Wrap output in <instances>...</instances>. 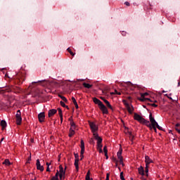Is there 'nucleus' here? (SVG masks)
Returning a JSON list of instances; mask_svg holds the SVG:
<instances>
[{
  "mask_svg": "<svg viewBox=\"0 0 180 180\" xmlns=\"http://www.w3.org/2000/svg\"><path fill=\"white\" fill-rule=\"evenodd\" d=\"M67 51H68V53H70V56H75V53L71 51V49L68 48Z\"/></svg>",
  "mask_w": 180,
  "mask_h": 180,
  "instance_id": "30",
  "label": "nucleus"
},
{
  "mask_svg": "<svg viewBox=\"0 0 180 180\" xmlns=\"http://www.w3.org/2000/svg\"><path fill=\"white\" fill-rule=\"evenodd\" d=\"M110 174L109 173H107L106 174V178H105V180H109V176H110Z\"/></svg>",
  "mask_w": 180,
  "mask_h": 180,
  "instance_id": "46",
  "label": "nucleus"
},
{
  "mask_svg": "<svg viewBox=\"0 0 180 180\" xmlns=\"http://www.w3.org/2000/svg\"><path fill=\"white\" fill-rule=\"evenodd\" d=\"M120 179H121V180H126V179H124V176H123V172H122L120 173Z\"/></svg>",
  "mask_w": 180,
  "mask_h": 180,
  "instance_id": "38",
  "label": "nucleus"
},
{
  "mask_svg": "<svg viewBox=\"0 0 180 180\" xmlns=\"http://www.w3.org/2000/svg\"><path fill=\"white\" fill-rule=\"evenodd\" d=\"M105 156L106 160L109 159V156L108 155V152L106 153H105Z\"/></svg>",
  "mask_w": 180,
  "mask_h": 180,
  "instance_id": "51",
  "label": "nucleus"
},
{
  "mask_svg": "<svg viewBox=\"0 0 180 180\" xmlns=\"http://www.w3.org/2000/svg\"><path fill=\"white\" fill-rule=\"evenodd\" d=\"M103 101L104 103H105V105L108 104V102H109V101H108V100H106V99H103Z\"/></svg>",
  "mask_w": 180,
  "mask_h": 180,
  "instance_id": "50",
  "label": "nucleus"
},
{
  "mask_svg": "<svg viewBox=\"0 0 180 180\" xmlns=\"http://www.w3.org/2000/svg\"><path fill=\"white\" fill-rule=\"evenodd\" d=\"M141 98H146V96H148V93L145 92V93L141 94Z\"/></svg>",
  "mask_w": 180,
  "mask_h": 180,
  "instance_id": "34",
  "label": "nucleus"
},
{
  "mask_svg": "<svg viewBox=\"0 0 180 180\" xmlns=\"http://www.w3.org/2000/svg\"><path fill=\"white\" fill-rule=\"evenodd\" d=\"M94 179H91V170H89L86 175V180H93Z\"/></svg>",
  "mask_w": 180,
  "mask_h": 180,
  "instance_id": "22",
  "label": "nucleus"
},
{
  "mask_svg": "<svg viewBox=\"0 0 180 180\" xmlns=\"http://www.w3.org/2000/svg\"><path fill=\"white\" fill-rule=\"evenodd\" d=\"M71 128L73 130H75V129H77V125L75 124V122H74V121L72 120L70 121V129Z\"/></svg>",
  "mask_w": 180,
  "mask_h": 180,
  "instance_id": "19",
  "label": "nucleus"
},
{
  "mask_svg": "<svg viewBox=\"0 0 180 180\" xmlns=\"http://www.w3.org/2000/svg\"><path fill=\"white\" fill-rule=\"evenodd\" d=\"M155 127H157V129H158V130H162V127L158 124V122L155 124Z\"/></svg>",
  "mask_w": 180,
  "mask_h": 180,
  "instance_id": "37",
  "label": "nucleus"
},
{
  "mask_svg": "<svg viewBox=\"0 0 180 180\" xmlns=\"http://www.w3.org/2000/svg\"><path fill=\"white\" fill-rule=\"evenodd\" d=\"M30 161H32V156H30L29 158H28V160H27V162H30Z\"/></svg>",
  "mask_w": 180,
  "mask_h": 180,
  "instance_id": "49",
  "label": "nucleus"
},
{
  "mask_svg": "<svg viewBox=\"0 0 180 180\" xmlns=\"http://www.w3.org/2000/svg\"><path fill=\"white\" fill-rule=\"evenodd\" d=\"M80 147H81V151H80V155H84V153H85V143L84 142V140H81L80 142Z\"/></svg>",
  "mask_w": 180,
  "mask_h": 180,
  "instance_id": "8",
  "label": "nucleus"
},
{
  "mask_svg": "<svg viewBox=\"0 0 180 180\" xmlns=\"http://www.w3.org/2000/svg\"><path fill=\"white\" fill-rule=\"evenodd\" d=\"M129 134V139L131 140V141H133L134 140V136L133 135V134L131 132H128Z\"/></svg>",
  "mask_w": 180,
  "mask_h": 180,
  "instance_id": "28",
  "label": "nucleus"
},
{
  "mask_svg": "<svg viewBox=\"0 0 180 180\" xmlns=\"http://www.w3.org/2000/svg\"><path fill=\"white\" fill-rule=\"evenodd\" d=\"M149 120L150 122V126H154L155 124H157V121H155V119L154 117H153V113L150 112L149 115Z\"/></svg>",
  "mask_w": 180,
  "mask_h": 180,
  "instance_id": "6",
  "label": "nucleus"
},
{
  "mask_svg": "<svg viewBox=\"0 0 180 180\" xmlns=\"http://www.w3.org/2000/svg\"><path fill=\"white\" fill-rule=\"evenodd\" d=\"M99 153H103L102 148H99Z\"/></svg>",
  "mask_w": 180,
  "mask_h": 180,
  "instance_id": "63",
  "label": "nucleus"
},
{
  "mask_svg": "<svg viewBox=\"0 0 180 180\" xmlns=\"http://www.w3.org/2000/svg\"><path fill=\"white\" fill-rule=\"evenodd\" d=\"M112 160L113 161V162H117V159H116V158H112Z\"/></svg>",
  "mask_w": 180,
  "mask_h": 180,
  "instance_id": "47",
  "label": "nucleus"
},
{
  "mask_svg": "<svg viewBox=\"0 0 180 180\" xmlns=\"http://www.w3.org/2000/svg\"><path fill=\"white\" fill-rule=\"evenodd\" d=\"M150 129H153V130H155V131H157V127L155 125H151V128H150Z\"/></svg>",
  "mask_w": 180,
  "mask_h": 180,
  "instance_id": "40",
  "label": "nucleus"
},
{
  "mask_svg": "<svg viewBox=\"0 0 180 180\" xmlns=\"http://www.w3.org/2000/svg\"><path fill=\"white\" fill-rule=\"evenodd\" d=\"M43 82H46V79L44 80H39L37 82H32V84H41V85H42V86H46V84H43Z\"/></svg>",
  "mask_w": 180,
  "mask_h": 180,
  "instance_id": "15",
  "label": "nucleus"
},
{
  "mask_svg": "<svg viewBox=\"0 0 180 180\" xmlns=\"http://www.w3.org/2000/svg\"><path fill=\"white\" fill-rule=\"evenodd\" d=\"M114 94V95H122V93H120V91H117V90H115L114 93H111V95Z\"/></svg>",
  "mask_w": 180,
  "mask_h": 180,
  "instance_id": "31",
  "label": "nucleus"
},
{
  "mask_svg": "<svg viewBox=\"0 0 180 180\" xmlns=\"http://www.w3.org/2000/svg\"><path fill=\"white\" fill-rule=\"evenodd\" d=\"M141 179H142V180H147V179H146V178L144 177V176H142L141 177Z\"/></svg>",
  "mask_w": 180,
  "mask_h": 180,
  "instance_id": "58",
  "label": "nucleus"
},
{
  "mask_svg": "<svg viewBox=\"0 0 180 180\" xmlns=\"http://www.w3.org/2000/svg\"><path fill=\"white\" fill-rule=\"evenodd\" d=\"M12 163H11V161H9V159H6L4 162H3V165H6V167H9L10 165H11Z\"/></svg>",
  "mask_w": 180,
  "mask_h": 180,
  "instance_id": "17",
  "label": "nucleus"
},
{
  "mask_svg": "<svg viewBox=\"0 0 180 180\" xmlns=\"http://www.w3.org/2000/svg\"><path fill=\"white\" fill-rule=\"evenodd\" d=\"M60 118L61 123H63V115H62V117H60Z\"/></svg>",
  "mask_w": 180,
  "mask_h": 180,
  "instance_id": "62",
  "label": "nucleus"
},
{
  "mask_svg": "<svg viewBox=\"0 0 180 180\" xmlns=\"http://www.w3.org/2000/svg\"><path fill=\"white\" fill-rule=\"evenodd\" d=\"M58 176H60V173L58 170H57L56 175L52 177L51 180H58Z\"/></svg>",
  "mask_w": 180,
  "mask_h": 180,
  "instance_id": "21",
  "label": "nucleus"
},
{
  "mask_svg": "<svg viewBox=\"0 0 180 180\" xmlns=\"http://www.w3.org/2000/svg\"><path fill=\"white\" fill-rule=\"evenodd\" d=\"M120 164H121V165L124 166V163H123V158L120 159Z\"/></svg>",
  "mask_w": 180,
  "mask_h": 180,
  "instance_id": "43",
  "label": "nucleus"
},
{
  "mask_svg": "<svg viewBox=\"0 0 180 180\" xmlns=\"http://www.w3.org/2000/svg\"><path fill=\"white\" fill-rule=\"evenodd\" d=\"M58 111L60 117H62V116H63V110H61V108H58Z\"/></svg>",
  "mask_w": 180,
  "mask_h": 180,
  "instance_id": "33",
  "label": "nucleus"
},
{
  "mask_svg": "<svg viewBox=\"0 0 180 180\" xmlns=\"http://www.w3.org/2000/svg\"><path fill=\"white\" fill-rule=\"evenodd\" d=\"M178 127H180V124L179 123H177L175 125V128H178Z\"/></svg>",
  "mask_w": 180,
  "mask_h": 180,
  "instance_id": "54",
  "label": "nucleus"
},
{
  "mask_svg": "<svg viewBox=\"0 0 180 180\" xmlns=\"http://www.w3.org/2000/svg\"><path fill=\"white\" fill-rule=\"evenodd\" d=\"M147 99V101H150V102H153L150 98H145L144 97H141L139 98V101H141V102H144Z\"/></svg>",
  "mask_w": 180,
  "mask_h": 180,
  "instance_id": "25",
  "label": "nucleus"
},
{
  "mask_svg": "<svg viewBox=\"0 0 180 180\" xmlns=\"http://www.w3.org/2000/svg\"><path fill=\"white\" fill-rule=\"evenodd\" d=\"M89 126L91 130V132L93 133V134H95V133H97L96 131H98V126L96 125V124H95V122H89Z\"/></svg>",
  "mask_w": 180,
  "mask_h": 180,
  "instance_id": "3",
  "label": "nucleus"
},
{
  "mask_svg": "<svg viewBox=\"0 0 180 180\" xmlns=\"http://www.w3.org/2000/svg\"><path fill=\"white\" fill-rule=\"evenodd\" d=\"M75 155V160H79V155L78 153H74Z\"/></svg>",
  "mask_w": 180,
  "mask_h": 180,
  "instance_id": "35",
  "label": "nucleus"
},
{
  "mask_svg": "<svg viewBox=\"0 0 180 180\" xmlns=\"http://www.w3.org/2000/svg\"><path fill=\"white\" fill-rule=\"evenodd\" d=\"M47 167H50V165H51V162H46Z\"/></svg>",
  "mask_w": 180,
  "mask_h": 180,
  "instance_id": "57",
  "label": "nucleus"
},
{
  "mask_svg": "<svg viewBox=\"0 0 180 180\" xmlns=\"http://www.w3.org/2000/svg\"><path fill=\"white\" fill-rule=\"evenodd\" d=\"M124 5H126L127 6H130V3L129 1H125Z\"/></svg>",
  "mask_w": 180,
  "mask_h": 180,
  "instance_id": "48",
  "label": "nucleus"
},
{
  "mask_svg": "<svg viewBox=\"0 0 180 180\" xmlns=\"http://www.w3.org/2000/svg\"><path fill=\"white\" fill-rule=\"evenodd\" d=\"M57 113V110L56 109H51V110H49V117H51V116H54V115H56Z\"/></svg>",
  "mask_w": 180,
  "mask_h": 180,
  "instance_id": "12",
  "label": "nucleus"
},
{
  "mask_svg": "<svg viewBox=\"0 0 180 180\" xmlns=\"http://www.w3.org/2000/svg\"><path fill=\"white\" fill-rule=\"evenodd\" d=\"M103 152H104V153H105V154H106V153H108V147H107V146H104V148H103Z\"/></svg>",
  "mask_w": 180,
  "mask_h": 180,
  "instance_id": "42",
  "label": "nucleus"
},
{
  "mask_svg": "<svg viewBox=\"0 0 180 180\" xmlns=\"http://www.w3.org/2000/svg\"><path fill=\"white\" fill-rule=\"evenodd\" d=\"M37 169H38L39 171H41V172H43L44 171V167H43V165H41L40 164V160L37 159Z\"/></svg>",
  "mask_w": 180,
  "mask_h": 180,
  "instance_id": "4",
  "label": "nucleus"
},
{
  "mask_svg": "<svg viewBox=\"0 0 180 180\" xmlns=\"http://www.w3.org/2000/svg\"><path fill=\"white\" fill-rule=\"evenodd\" d=\"M138 171H139V174L141 175L142 176H144V167H143V166H140L138 168Z\"/></svg>",
  "mask_w": 180,
  "mask_h": 180,
  "instance_id": "14",
  "label": "nucleus"
},
{
  "mask_svg": "<svg viewBox=\"0 0 180 180\" xmlns=\"http://www.w3.org/2000/svg\"><path fill=\"white\" fill-rule=\"evenodd\" d=\"M122 34V36H126V32L124 31H123Z\"/></svg>",
  "mask_w": 180,
  "mask_h": 180,
  "instance_id": "60",
  "label": "nucleus"
},
{
  "mask_svg": "<svg viewBox=\"0 0 180 180\" xmlns=\"http://www.w3.org/2000/svg\"><path fill=\"white\" fill-rule=\"evenodd\" d=\"M99 108L101 110V112H103V115H108V113H109V111H108V108L103 104L99 106Z\"/></svg>",
  "mask_w": 180,
  "mask_h": 180,
  "instance_id": "7",
  "label": "nucleus"
},
{
  "mask_svg": "<svg viewBox=\"0 0 180 180\" xmlns=\"http://www.w3.org/2000/svg\"><path fill=\"white\" fill-rule=\"evenodd\" d=\"M105 105H106V106L108 107L109 109H110V110H112L113 112V107L112 106V105H110V102L107 103V104H105Z\"/></svg>",
  "mask_w": 180,
  "mask_h": 180,
  "instance_id": "29",
  "label": "nucleus"
},
{
  "mask_svg": "<svg viewBox=\"0 0 180 180\" xmlns=\"http://www.w3.org/2000/svg\"><path fill=\"white\" fill-rule=\"evenodd\" d=\"M15 117H16V124H18V126H20V124H22V112H20V110H17Z\"/></svg>",
  "mask_w": 180,
  "mask_h": 180,
  "instance_id": "2",
  "label": "nucleus"
},
{
  "mask_svg": "<svg viewBox=\"0 0 180 180\" xmlns=\"http://www.w3.org/2000/svg\"><path fill=\"white\" fill-rule=\"evenodd\" d=\"M145 172L146 174V176H148V165H146Z\"/></svg>",
  "mask_w": 180,
  "mask_h": 180,
  "instance_id": "32",
  "label": "nucleus"
},
{
  "mask_svg": "<svg viewBox=\"0 0 180 180\" xmlns=\"http://www.w3.org/2000/svg\"><path fill=\"white\" fill-rule=\"evenodd\" d=\"M59 174H65V170L64 169L62 165L59 166Z\"/></svg>",
  "mask_w": 180,
  "mask_h": 180,
  "instance_id": "24",
  "label": "nucleus"
},
{
  "mask_svg": "<svg viewBox=\"0 0 180 180\" xmlns=\"http://www.w3.org/2000/svg\"><path fill=\"white\" fill-rule=\"evenodd\" d=\"M38 119H39V123H43V122H44V119H46V115L44 114V112H40L38 115Z\"/></svg>",
  "mask_w": 180,
  "mask_h": 180,
  "instance_id": "5",
  "label": "nucleus"
},
{
  "mask_svg": "<svg viewBox=\"0 0 180 180\" xmlns=\"http://www.w3.org/2000/svg\"><path fill=\"white\" fill-rule=\"evenodd\" d=\"M93 101L94 102V103H96V105H98L99 107L102 105H103V103H102V101H101V100L96 98V97H94L93 98Z\"/></svg>",
  "mask_w": 180,
  "mask_h": 180,
  "instance_id": "11",
  "label": "nucleus"
},
{
  "mask_svg": "<svg viewBox=\"0 0 180 180\" xmlns=\"http://www.w3.org/2000/svg\"><path fill=\"white\" fill-rule=\"evenodd\" d=\"M60 103L63 108H65L66 105H65V103H64V101H60Z\"/></svg>",
  "mask_w": 180,
  "mask_h": 180,
  "instance_id": "39",
  "label": "nucleus"
},
{
  "mask_svg": "<svg viewBox=\"0 0 180 180\" xmlns=\"http://www.w3.org/2000/svg\"><path fill=\"white\" fill-rule=\"evenodd\" d=\"M46 172H50V167H47V168H46Z\"/></svg>",
  "mask_w": 180,
  "mask_h": 180,
  "instance_id": "59",
  "label": "nucleus"
},
{
  "mask_svg": "<svg viewBox=\"0 0 180 180\" xmlns=\"http://www.w3.org/2000/svg\"><path fill=\"white\" fill-rule=\"evenodd\" d=\"M59 98H60V99H62V101H63V102H68V100H67V98H65V96H61V95H58Z\"/></svg>",
  "mask_w": 180,
  "mask_h": 180,
  "instance_id": "27",
  "label": "nucleus"
},
{
  "mask_svg": "<svg viewBox=\"0 0 180 180\" xmlns=\"http://www.w3.org/2000/svg\"><path fill=\"white\" fill-rule=\"evenodd\" d=\"M117 155L118 160L123 158V157L122 156V150L117 152Z\"/></svg>",
  "mask_w": 180,
  "mask_h": 180,
  "instance_id": "26",
  "label": "nucleus"
},
{
  "mask_svg": "<svg viewBox=\"0 0 180 180\" xmlns=\"http://www.w3.org/2000/svg\"><path fill=\"white\" fill-rule=\"evenodd\" d=\"M102 147H103L102 143H97V148H102Z\"/></svg>",
  "mask_w": 180,
  "mask_h": 180,
  "instance_id": "41",
  "label": "nucleus"
},
{
  "mask_svg": "<svg viewBox=\"0 0 180 180\" xmlns=\"http://www.w3.org/2000/svg\"><path fill=\"white\" fill-rule=\"evenodd\" d=\"M72 101L73 102V103H77V100L75 99V97H72Z\"/></svg>",
  "mask_w": 180,
  "mask_h": 180,
  "instance_id": "44",
  "label": "nucleus"
},
{
  "mask_svg": "<svg viewBox=\"0 0 180 180\" xmlns=\"http://www.w3.org/2000/svg\"><path fill=\"white\" fill-rule=\"evenodd\" d=\"M150 106H153V108H158V105L155 104V103H151Z\"/></svg>",
  "mask_w": 180,
  "mask_h": 180,
  "instance_id": "45",
  "label": "nucleus"
},
{
  "mask_svg": "<svg viewBox=\"0 0 180 180\" xmlns=\"http://www.w3.org/2000/svg\"><path fill=\"white\" fill-rule=\"evenodd\" d=\"M64 108H66V109H68V110H70V108L68 107V105H66L65 107Z\"/></svg>",
  "mask_w": 180,
  "mask_h": 180,
  "instance_id": "61",
  "label": "nucleus"
},
{
  "mask_svg": "<svg viewBox=\"0 0 180 180\" xmlns=\"http://www.w3.org/2000/svg\"><path fill=\"white\" fill-rule=\"evenodd\" d=\"M93 136H94L95 140L97 141V143H102L103 139L101 136H99V134H98V133H94Z\"/></svg>",
  "mask_w": 180,
  "mask_h": 180,
  "instance_id": "9",
  "label": "nucleus"
},
{
  "mask_svg": "<svg viewBox=\"0 0 180 180\" xmlns=\"http://www.w3.org/2000/svg\"><path fill=\"white\" fill-rule=\"evenodd\" d=\"M175 130L180 134V129L179 128H175Z\"/></svg>",
  "mask_w": 180,
  "mask_h": 180,
  "instance_id": "53",
  "label": "nucleus"
},
{
  "mask_svg": "<svg viewBox=\"0 0 180 180\" xmlns=\"http://www.w3.org/2000/svg\"><path fill=\"white\" fill-rule=\"evenodd\" d=\"M75 134V131L72 128H70L69 137H72Z\"/></svg>",
  "mask_w": 180,
  "mask_h": 180,
  "instance_id": "23",
  "label": "nucleus"
},
{
  "mask_svg": "<svg viewBox=\"0 0 180 180\" xmlns=\"http://www.w3.org/2000/svg\"><path fill=\"white\" fill-rule=\"evenodd\" d=\"M127 109L130 115H131L133 113V110H134L133 105H129V104L127 105Z\"/></svg>",
  "mask_w": 180,
  "mask_h": 180,
  "instance_id": "13",
  "label": "nucleus"
},
{
  "mask_svg": "<svg viewBox=\"0 0 180 180\" xmlns=\"http://www.w3.org/2000/svg\"><path fill=\"white\" fill-rule=\"evenodd\" d=\"M178 86H180V82H179L178 83Z\"/></svg>",
  "mask_w": 180,
  "mask_h": 180,
  "instance_id": "64",
  "label": "nucleus"
},
{
  "mask_svg": "<svg viewBox=\"0 0 180 180\" xmlns=\"http://www.w3.org/2000/svg\"><path fill=\"white\" fill-rule=\"evenodd\" d=\"M145 162H146V165H150V164H153V162H154V161H153V160H151V158H150L148 157V155L145 156Z\"/></svg>",
  "mask_w": 180,
  "mask_h": 180,
  "instance_id": "10",
  "label": "nucleus"
},
{
  "mask_svg": "<svg viewBox=\"0 0 180 180\" xmlns=\"http://www.w3.org/2000/svg\"><path fill=\"white\" fill-rule=\"evenodd\" d=\"M78 162H79V160H75V169L77 170V172H78V171H79V166L78 165Z\"/></svg>",
  "mask_w": 180,
  "mask_h": 180,
  "instance_id": "16",
  "label": "nucleus"
},
{
  "mask_svg": "<svg viewBox=\"0 0 180 180\" xmlns=\"http://www.w3.org/2000/svg\"><path fill=\"white\" fill-rule=\"evenodd\" d=\"M0 124H1V127H2V130H4L6 127V124H6V121H5L4 120H1Z\"/></svg>",
  "mask_w": 180,
  "mask_h": 180,
  "instance_id": "18",
  "label": "nucleus"
},
{
  "mask_svg": "<svg viewBox=\"0 0 180 180\" xmlns=\"http://www.w3.org/2000/svg\"><path fill=\"white\" fill-rule=\"evenodd\" d=\"M80 161H82V160L84 159V155H80Z\"/></svg>",
  "mask_w": 180,
  "mask_h": 180,
  "instance_id": "56",
  "label": "nucleus"
},
{
  "mask_svg": "<svg viewBox=\"0 0 180 180\" xmlns=\"http://www.w3.org/2000/svg\"><path fill=\"white\" fill-rule=\"evenodd\" d=\"M75 108H76V109H78V103H75Z\"/></svg>",
  "mask_w": 180,
  "mask_h": 180,
  "instance_id": "55",
  "label": "nucleus"
},
{
  "mask_svg": "<svg viewBox=\"0 0 180 180\" xmlns=\"http://www.w3.org/2000/svg\"><path fill=\"white\" fill-rule=\"evenodd\" d=\"M65 176V174H61V173H59V177H60V179H64V176Z\"/></svg>",
  "mask_w": 180,
  "mask_h": 180,
  "instance_id": "36",
  "label": "nucleus"
},
{
  "mask_svg": "<svg viewBox=\"0 0 180 180\" xmlns=\"http://www.w3.org/2000/svg\"><path fill=\"white\" fill-rule=\"evenodd\" d=\"M134 120H137L139 123H142L143 124H146L147 127H149V129H151V124L150 123V121L144 119V117H141V115H139L137 112L134 113Z\"/></svg>",
  "mask_w": 180,
  "mask_h": 180,
  "instance_id": "1",
  "label": "nucleus"
},
{
  "mask_svg": "<svg viewBox=\"0 0 180 180\" xmlns=\"http://www.w3.org/2000/svg\"><path fill=\"white\" fill-rule=\"evenodd\" d=\"M83 86L87 89H91V88H92V84H90L89 83H83Z\"/></svg>",
  "mask_w": 180,
  "mask_h": 180,
  "instance_id": "20",
  "label": "nucleus"
},
{
  "mask_svg": "<svg viewBox=\"0 0 180 180\" xmlns=\"http://www.w3.org/2000/svg\"><path fill=\"white\" fill-rule=\"evenodd\" d=\"M95 142H94V139H90V144H94Z\"/></svg>",
  "mask_w": 180,
  "mask_h": 180,
  "instance_id": "52",
  "label": "nucleus"
}]
</instances>
